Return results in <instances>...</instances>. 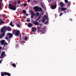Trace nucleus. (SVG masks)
Here are the masks:
<instances>
[{"label":"nucleus","mask_w":76,"mask_h":76,"mask_svg":"<svg viewBox=\"0 0 76 76\" xmlns=\"http://www.w3.org/2000/svg\"><path fill=\"white\" fill-rule=\"evenodd\" d=\"M4 30L6 31H11L12 30V28H11L10 27L8 26V27L7 26H5V27H3L1 28V31L2 32H4Z\"/></svg>","instance_id":"f257e3e1"},{"label":"nucleus","mask_w":76,"mask_h":76,"mask_svg":"<svg viewBox=\"0 0 76 76\" xmlns=\"http://www.w3.org/2000/svg\"><path fill=\"white\" fill-rule=\"evenodd\" d=\"M9 7L10 9H11V10H15L16 9V7L10 4H9Z\"/></svg>","instance_id":"f03ea898"},{"label":"nucleus","mask_w":76,"mask_h":76,"mask_svg":"<svg viewBox=\"0 0 76 76\" xmlns=\"http://www.w3.org/2000/svg\"><path fill=\"white\" fill-rule=\"evenodd\" d=\"M34 10L35 11H37L38 12H39V11H42V9L41 7H38V6L34 7Z\"/></svg>","instance_id":"7ed1b4c3"},{"label":"nucleus","mask_w":76,"mask_h":76,"mask_svg":"<svg viewBox=\"0 0 76 76\" xmlns=\"http://www.w3.org/2000/svg\"><path fill=\"white\" fill-rule=\"evenodd\" d=\"M19 33H20V31L18 30H14L13 32V35H15L16 37H18Z\"/></svg>","instance_id":"20e7f679"},{"label":"nucleus","mask_w":76,"mask_h":76,"mask_svg":"<svg viewBox=\"0 0 76 76\" xmlns=\"http://www.w3.org/2000/svg\"><path fill=\"white\" fill-rule=\"evenodd\" d=\"M5 56H6V55L5 54V52L3 51L2 52L0 56V58L2 59L4 58V57H5Z\"/></svg>","instance_id":"39448f33"},{"label":"nucleus","mask_w":76,"mask_h":76,"mask_svg":"<svg viewBox=\"0 0 76 76\" xmlns=\"http://www.w3.org/2000/svg\"><path fill=\"white\" fill-rule=\"evenodd\" d=\"M50 7L52 9H54L56 8L57 6L56 5L51 4L50 5Z\"/></svg>","instance_id":"423d86ee"},{"label":"nucleus","mask_w":76,"mask_h":76,"mask_svg":"<svg viewBox=\"0 0 76 76\" xmlns=\"http://www.w3.org/2000/svg\"><path fill=\"white\" fill-rule=\"evenodd\" d=\"M2 72L3 73L4 76H6V75H7L8 76H10L11 75V74H10L9 72Z\"/></svg>","instance_id":"0eeeda50"},{"label":"nucleus","mask_w":76,"mask_h":76,"mask_svg":"<svg viewBox=\"0 0 76 76\" xmlns=\"http://www.w3.org/2000/svg\"><path fill=\"white\" fill-rule=\"evenodd\" d=\"M37 32L38 33H39V32H41V34H44L45 33V30H38L37 31Z\"/></svg>","instance_id":"6e6552de"},{"label":"nucleus","mask_w":76,"mask_h":76,"mask_svg":"<svg viewBox=\"0 0 76 76\" xmlns=\"http://www.w3.org/2000/svg\"><path fill=\"white\" fill-rule=\"evenodd\" d=\"M59 5L61 7H63L65 6V4L63 3L62 2H61L59 3Z\"/></svg>","instance_id":"1a4fd4ad"},{"label":"nucleus","mask_w":76,"mask_h":76,"mask_svg":"<svg viewBox=\"0 0 76 76\" xmlns=\"http://www.w3.org/2000/svg\"><path fill=\"white\" fill-rule=\"evenodd\" d=\"M7 36H9L10 38H11L13 37V34L10 33H8L7 34Z\"/></svg>","instance_id":"9d476101"},{"label":"nucleus","mask_w":76,"mask_h":76,"mask_svg":"<svg viewBox=\"0 0 76 76\" xmlns=\"http://www.w3.org/2000/svg\"><path fill=\"white\" fill-rule=\"evenodd\" d=\"M32 23H34L35 25H38L39 24L38 21H34V20L33 21Z\"/></svg>","instance_id":"9b49d317"},{"label":"nucleus","mask_w":76,"mask_h":76,"mask_svg":"<svg viewBox=\"0 0 76 76\" xmlns=\"http://www.w3.org/2000/svg\"><path fill=\"white\" fill-rule=\"evenodd\" d=\"M4 32H3L1 31H1L2 32V33L1 34V35L3 36V37L4 36V35H5V32H6V31L4 30Z\"/></svg>","instance_id":"f8f14e48"},{"label":"nucleus","mask_w":76,"mask_h":76,"mask_svg":"<svg viewBox=\"0 0 76 76\" xmlns=\"http://www.w3.org/2000/svg\"><path fill=\"white\" fill-rule=\"evenodd\" d=\"M0 42L2 45H4V44L5 42V40H1L0 41Z\"/></svg>","instance_id":"ddd939ff"},{"label":"nucleus","mask_w":76,"mask_h":76,"mask_svg":"<svg viewBox=\"0 0 76 76\" xmlns=\"http://www.w3.org/2000/svg\"><path fill=\"white\" fill-rule=\"evenodd\" d=\"M31 30L32 32H36L37 31V29H36V28H34L33 27H32L31 28Z\"/></svg>","instance_id":"4468645a"},{"label":"nucleus","mask_w":76,"mask_h":76,"mask_svg":"<svg viewBox=\"0 0 76 76\" xmlns=\"http://www.w3.org/2000/svg\"><path fill=\"white\" fill-rule=\"evenodd\" d=\"M33 25V24H31V23H28V26L29 28H31V27H32Z\"/></svg>","instance_id":"2eb2a0df"},{"label":"nucleus","mask_w":76,"mask_h":76,"mask_svg":"<svg viewBox=\"0 0 76 76\" xmlns=\"http://www.w3.org/2000/svg\"><path fill=\"white\" fill-rule=\"evenodd\" d=\"M61 9L62 11H64L65 10H67V8H64L63 7H62Z\"/></svg>","instance_id":"dca6fc26"},{"label":"nucleus","mask_w":76,"mask_h":76,"mask_svg":"<svg viewBox=\"0 0 76 76\" xmlns=\"http://www.w3.org/2000/svg\"><path fill=\"white\" fill-rule=\"evenodd\" d=\"M45 18L44 17H43L42 20V23H44V22H45Z\"/></svg>","instance_id":"f3484780"},{"label":"nucleus","mask_w":76,"mask_h":76,"mask_svg":"<svg viewBox=\"0 0 76 76\" xmlns=\"http://www.w3.org/2000/svg\"><path fill=\"white\" fill-rule=\"evenodd\" d=\"M67 3L68 4H66L67 6V7H70V6L71 2H68Z\"/></svg>","instance_id":"a211bd4d"},{"label":"nucleus","mask_w":76,"mask_h":76,"mask_svg":"<svg viewBox=\"0 0 76 76\" xmlns=\"http://www.w3.org/2000/svg\"><path fill=\"white\" fill-rule=\"evenodd\" d=\"M13 22L12 21H11L10 23V25L11 26H13Z\"/></svg>","instance_id":"6ab92c4d"},{"label":"nucleus","mask_w":76,"mask_h":76,"mask_svg":"<svg viewBox=\"0 0 76 76\" xmlns=\"http://www.w3.org/2000/svg\"><path fill=\"white\" fill-rule=\"evenodd\" d=\"M31 15H35V14H34V12L33 11H31Z\"/></svg>","instance_id":"aec40b11"},{"label":"nucleus","mask_w":76,"mask_h":76,"mask_svg":"<svg viewBox=\"0 0 76 76\" xmlns=\"http://www.w3.org/2000/svg\"><path fill=\"white\" fill-rule=\"evenodd\" d=\"M26 20L28 22H30V18H27L26 19Z\"/></svg>","instance_id":"412c9836"},{"label":"nucleus","mask_w":76,"mask_h":76,"mask_svg":"<svg viewBox=\"0 0 76 76\" xmlns=\"http://www.w3.org/2000/svg\"><path fill=\"white\" fill-rule=\"evenodd\" d=\"M4 46L5 45H8V43H7V42H4Z\"/></svg>","instance_id":"4be33fe9"},{"label":"nucleus","mask_w":76,"mask_h":76,"mask_svg":"<svg viewBox=\"0 0 76 76\" xmlns=\"http://www.w3.org/2000/svg\"><path fill=\"white\" fill-rule=\"evenodd\" d=\"M23 14H25L26 13V11L25 10H23Z\"/></svg>","instance_id":"5701e85b"},{"label":"nucleus","mask_w":76,"mask_h":76,"mask_svg":"<svg viewBox=\"0 0 76 76\" xmlns=\"http://www.w3.org/2000/svg\"><path fill=\"white\" fill-rule=\"evenodd\" d=\"M12 66H13V67H16V64H12Z\"/></svg>","instance_id":"b1692460"},{"label":"nucleus","mask_w":76,"mask_h":76,"mask_svg":"<svg viewBox=\"0 0 76 76\" xmlns=\"http://www.w3.org/2000/svg\"><path fill=\"white\" fill-rule=\"evenodd\" d=\"M44 17V18H46V19H48V17L47 15H45Z\"/></svg>","instance_id":"393cba45"},{"label":"nucleus","mask_w":76,"mask_h":76,"mask_svg":"<svg viewBox=\"0 0 76 76\" xmlns=\"http://www.w3.org/2000/svg\"><path fill=\"white\" fill-rule=\"evenodd\" d=\"M4 21H0V24H1V23H4Z\"/></svg>","instance_id":"a878e982"},{"label":"nucleus","mask_w":76,"mask_h":76,"mask_svg":"<svg viewBox=\"0 0 76 76\" xmlns=\"http://www.w3.org/2000/svg\"><path fill=\"white\" fill-rule=\"evenodd\" d=\"M65 2V3H68V0H64Z\"/></svg>","instance_id":"bb28decb"},{"label":"nucleus","mask_w":76,"mask_h":76,"mask_svg":"<svg viewBox=\"0 0 76 76\" xmlns=\"http://www.w3.org/2000/svg\"><path fill=\"white\" fill-rule=\"evenodd\" d=\"M39 15V12H37L36 13V15L37 16H38Z\"/></svg>","instance_id":"cd10ccee"},{"label":"nucleus","mask_w":76,"mask_h":76,"mask_svg":"<svg viewBox=\"0 0 76 76\" xmlns=\"http://www.w3.org/2000/svg\"><path fill=\"white\" fill-rule=\"evenodd\" d=\"M34 15H31V19H32L34 17Z\"/></svg>","instance_id":"c85d7f7f"},{"label":"nucleus","mask_w":76,"mask_h":76,"mask_svg":"<svg viewBox=\"0 0 76 76\" xmlns=\"http://www.w3.org/2000/svg\"><path fill=\"white\" fill-rule=\"evenodd\" d=\"M1 76H4V75L3 74V73H2V72H1Z\"/></svg>","instance_id":"c756f323"},{"label":"nucleus","mask_w":76,"mask_h":76,"mask_svg":"<svg viewBox=\"0 0 76 76\" xmlns=\"http://www.w3.org/2000/svg\"><path fill=\"white\" fill-rule=\"evenodd\" d=\"M40 29V27H39V26H37V29L38 30H39Z\"/></svg>","instance_id":"7c9ffc66"},{"label":"nucleus","mask_w":76,"mask_h":76,"mask_svg":"<svg viewBox=\"0 0 76 76\" xmlns=\"http://www.w3.org/2000/svg\"><path fill=\"white\" fill-rule=\"evenodd\" d=\"M62 15H63V13H62V12H61L59 14V16H62Z\"/></svg>","instance_id":"2f4dec72"},{"label":"nucleus","mask_w":76,"mask_h":76,"mask_svg":"<svg viewBox=\"0 0 76 76\" xmlns=\"http://www.w3.org/2000/svg\"><path fill=\"white\" fill-rule=\"evenodd\" d=\"M18 4H20V1H18Z\"/></svg>","instance_id":"473e14b6"},{"label":"nucleus","mask_w":76,"mask_h":76,"mask_svg":"<svg viewBox=\"0 0 76 76\" xmlns=\"http://www.w3.org/2000/svg\"><path fill=\"white\" fill-rule=\"evenodd\" d=\"M26 6H27V5L26 4V3H25L23 4V6L24 7Z\"/></svg>","instance_id":"72a5a7b5"},{"label":"nucleus","mask_w":76,"mask_h":76,"mask_svg":"<svg viewBox=\"0 0 76 76\" xmlns=\"http://www.w3.org/2000/svg\"><path fill=\"white\" fill-rule=\"evenodd\" d=\"M3 37L2 35H0V39L2 38Z\"/></svg>","instance_id":"f704fd0d"},{"label":"nucleus","mask_w":76,"mask_h":76,"mask_svg":"<svg viewBox=\"0 0 76 76\" xmlns=\"http://www.w3.org/2000/svg\"><path fill=\"white\" fill-rule=\"evenodd\" d=\"M18 27H19V28H20V26L19 24H18Z\"/></svg>","instance_id":"c9c22d12"},{"label":"nucleus","mask_w":76,"mask_h":76,"mask_svg":"<svg viewBox=\"0 0 76 76\" xmlns=\"http://www.w3.org/2000/svg\"><path fill=\"white\" fill-rule=\"evenodd\" d=\"M28 39L27 37H25V39H24L25 40H26V39Z\"/></svg>","instance_id":"e433bc0d"},{"label":"nucleus","mask_w":76,"mask_h":76,"mask_svg":"<svg viewBox=\"0 0 76 76\" xmlns=\"http://www.w3.org/2000/svg\"><path fill=\"white\" fill-rule=\"evenodd\" d=\"M40 18H41V16H39L37 19L39 20Z\"/></svg>","instance_id":"4c0bfd02"},{"label":"nucleus","mask_w":76,"mask_h":76,"mask_svg":"<svg viewBox=\"0 0 76 76\" xmlns=\"http://www.w3.org/2000/svg\"><path fill=\"white\" fill-rule=\"evenodd\" d=\"M44 12V11H43V12H41L42 15H44V12Z\"/></svg>","instance_id":"58836bf2"},{"label":"nucleus","mask_w":76,"mask_h":76,"mask_svg":"<svg viewBox=\"0 0 76 76\" xmlns=\"http://www.w3.org/2000/svg\"><path fill=\"white\" fill-rule=\"evenodd\" d=\"M3 61V60H1L0 61V63H1V61Z\"/></svg>","instance_id":"ea45409f"},{"label":"nucleus","mask_w":76,"mask_h":76,"mask_svg":"<svg viewBox=\"0 0 76 76\" xmlns=\"http://www.w3.org/2000/svg\"><path fill=\"white\" fill-rule=\"evenodd\" d=\"M28 2L29 3V2H30V0H27Z\"/></svg>","instance_id":"a19ab883"},{"label":"nucleus","mask_w":76,"mask_h":76,"mask_svg":"<svg viewBox=\"0 0 76 76\" xmlns=\"http://www.w3.org/2000/svg\"><path fill=\"white\" fill-rule=\"evenodd\" d=\"M26 16H28V15H29V14H26Z\"/></svg>","instance_id":"79ce46f5"},{"label":"nucleus","mask_w":76,"mask_h":76,"mask_svg":"<svg viewBox=\"0 0 76 76\" xmlns=\"http://www.w3.org/2000/svg\"><path fill=\"white\" fill-rule=\"evenodd\" d=\"M5 39H8V38H7V37H5Z\"/></svg>","instance_id":"37998d69"},{"label":"nucleus","mask_w":76,"mask_h":76,"mask_svg":"<svg viewBox=\"0 0 76 76\" xmlns=\"http://www.w3.org/2000/svg\"><path fill=\"white\" fill-rule=\"evenodd\" d=\"M1 7V3H0V9Z\"/></svg>","instance_id":"c03bdc74"},{"label":"nucleus","mask_w":76,"mask_h":76,"mask_svg":"<svg viewBox=\"0 0 76 76\" xmlns=\"http://www.w3.org/2000/svg\"><path fill=\"white\" fill-rule=\"evenodd\" d=\"M64 13L65 14L66 13V11H64Z\"/></svg>","instance_id":"a18cd8bd"},{"label":"nucleus","mask_w":76,"mask_h":76,"mask_svg":"<svg viewBox=\"0 0 76 76\" xmlns=\"http://www.w3.org/2000/svg\"><path fill=\"white\" fill-rule=\"evenodd\" d=\"M48 23V21H46V22H45V24H47Z\"/></svg>","instance_id":"49530a36"},{"label":"nucleus","mask_w":76,"mask_h":76,"mask_svg":"<svg viewBox=\"0 0 76 76\" xmlns=\"http://www.w3.org/2000/svg\"><path fill=\"white\" fill-rule=\"evenodd\" d=\"M19 48V46H18V45H17V48Z\"/></svg>","instance_id":"de8ad7c7"},{"label":"nucleus","mask_w":76,"mask_h":76,"mask_svg":"<svg viewBox=\"0 0 76 76\" xmlns=\"http://www.w3.org/2000/svg\"><path fill=\"white\" fill-rule=\"evenodd\" d=\"M2 48V47H1V46H0V50Z\"/></svg>","instance_id":"09e8293b"},{"label":"nucleus","mask_w":76,"mask_h":76,"mask_svg":"<svg viewBox=\"0 0 76 76\" xmlns=\"http://www.w3.org/2000/svg\"><path fill=\"white\" fill-rule=\"evenodd\" d=\"M38 20H39V19H38L37 18V19L36 20V21H38Z\"/></svg>","instance_id":"8fccbe9b"},{"label":"nucleus","mask_w":76,"mask_h":76,"mask_svg":"<svg viewBox=\"0 0 76 76\" xmlns=\"http://www.w3.org/2000/svg\"><path fill=\"white\" fill-rule=\"evenodd\" d=\"M10 39H9V40L8 41V42H10Z\"/></svg>","instance_id":"3c124183"},{"label":"nucleus","mask_w":76,"mask_h":76,"mask_svg":"<svg viewBox=\"0 0 76 76\" xmlns=\"http://www.w3.org/2000/svg\"><path fill=\"white\" fill-rule=\"evenodd\" d=\"M15 6H16V2H15Z\"/></svg>","instance_id":"603ef678"},{"label":"nucleus","mask_w":76,"mask_h":76,"mask_svg":"<svg viewBox=\"0 0 76 76\" xmlns=\"http://www.w3.org/2000/svg\"><path fill=\"white\" fill-rule=\"evenodd\" d=\"M66 12H67V13H69V11L68 10H67L66 11Z\"/></svg>","instance_id":"864d4df0"},{"label":"nucleus","mask_w":76,"mask_h":76,"mask_svg":"<svg viewBox=\"0 0 76 76\" xmlns=\"http://www.w3.org/2000/svg\"><path fill=\"white\" fill-rule=\"evenodd\" d=\"M23 18H24V19H25L26 18V17L24 16Z\"/></svg>","instance_id":"5fc2aeb1"},{"label":"nucleus","mask_w":76,"mask_h":76,"mask_svg":"<svg viewBox=\"0 0 76 76\" xmlns=\"http://www.w3.org/2000/svg\"><path fill=\"white\" fill-rule=\"evenodd\" d=\"M0 21H2V20L1 19H0Z\"/></svg>","instance_id":"6e6d98bb"},{"label":"nucleus","mask_w":76,"mask_h":76,"mask_svg":"<svg viewBox=\"0 0 76 76\" xmlns=\"http://www.w3.org/2000/svg\"><path fill=\"white\" fill-rule=\"evenodd\" d=\"M2 1V0H0V1H1V2Z\"/></svg>","instance_id":"4d7b16f0"},{"label":"nucleus","mask_w":76,"mask_h":76,"mask_svg":"<svg viewBox=\"0 0 76 76\" xmlns=\"http://www.w3.org/2000/svg\"><path fill=\"white\" fill-rule=\"evenodd\" d=\"M42 7L44 8V7L42 5Z\"/></svg>","instance_id":"13d9d810"},{"label":"nucleus","mask_w":76,"mask_h":76,"mask_svg":"<svg viewBox=\"0 0 76 76\" xmlns=\"http://www.w3.org/2000/svg\"><path fill=\"white\" fill-rule=\"evenodd\" d=\"M39 22H40V20L39 21Z\"/></svg>","instance_id":"bf43d9fd"},{"label":"nucleus","mask_w":76,"mask_h":76,"mask_svg":"<svg viewBox=\"0 0 76 76\" xmlns=\"http://www.w3.org/2000/svg\"><path fill=\"white\" fill-rule=\"evenodd\" d=\"M71 21H72V20H71Z\"/></svg>","instance_id":"052dcab7"},{"label":"nucleus","mask_w":76,"mask_h":76,"mask_svg":"<svg viewBox=\"0 0 76 76\" xmlns=\"http://www.w3.org/2000/svg\"><path fill=\"white\" fill-rule=\"evenodd\" d=\"M40 27H41V26L40 25Z\"/></svg>","instance_id":"680f3d73"},{"label":"nucleus","mask_w":76,"mask_h":76,"mask_svg":"<svg viewBox=\"0 0 76 76\" xmlns=\"http://www.w3.org/2000/svg\"><path fill=\"white\" fill-rule=\"evenodd\" d=\"M63 14H64V13H63Z\"/></svg>","instance_id":"e2e57ef3"},{"label":"nucleus","mask_w":76,"mask_h":76,"mask_svg":"<svg viewBox=\"0 0 76 76\" xmlns=\"http://www.w3.org/2000/svg\"><path fill=\"white\" fill-rule=\"evenodd\" d=\"M14 0V1H15V0Z\"/></svg>","instance_id":"0e129e2a"}]
</instances>
